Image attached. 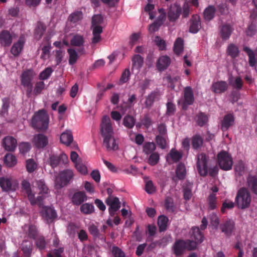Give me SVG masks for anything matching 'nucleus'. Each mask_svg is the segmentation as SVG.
Here are the masks:
<instances>
[{"label":"nucleus","mask_w":257,"mask_h":257,"mask_svg":"<svg viewBox=\"0 0 257 257\" xmlns=\"http://www.w3.org/2000/svg\"><path fill=\"white\" fill-rule=\"evenodd\" d=\"M227 53L228 55L232 58H234L238 56L239 50L238 47L233 44H230L228 45L227 49Z\"/></svg>","instance_id":"nucleus-42"},{"label":"nucleus","mask_w":257,"mask_h":257,"mask_svg":"<svg viewBox=\"0 0 257 257\" xmlns=\"http://www.w3.org/2000/svg\"><path fill=\"white\" fill-rule=\"evenodd\" d=\"M234 207V202L228 200H225L222 203L221 211L222 213H225L226 209H231Z\"/></svg>","instance_id":"nucleus-61"},{"label":"nucleus","mask_w":257,"mask_h":257,"mask_svg":"<svg viewBox=\"0 0 257 257\" xmlns=\"http://www.w3.org/2000/svg\"><path fill=\"white\" fill-rule=\"evenodd\" d=\"M228 85L225 81H218L212 83L211 89L215 93L221 94L225 92L228 89Z\"/></svg>","instance_id":"nucleus-16"},{"label":"nucleus","mask_w":257,"mask_h":257,"mask_svg":"<svg viewBox=\"0 0 257 257\" xmlns=\"http://www.w3.org/2000/svg\"><path fill=\"white\" fill-rule=\"evenodd\" d=\"M35 243L37 248L40 250L45 249L46 245V242L45 237L42 235H39L36 239Z\"/></svg>","instance_id":"nucleus-50"},{"label":"nucleus","mask_w":257,"mask_h":257,"mask_svg":"<svg viewBox=\"0 0 257 257\" xmlns=\"http://www.w3.org/2000/svg\"><path fill=\"white\" fill-rule=\"evenodd\" d=\"M235 117L232 113L225 114L221 121L220 128L223 132L227 131L234 124Z\"/></svg>","instance_id":"nucleus-14"},{"label":"nucleus","mask_w":257,"mask_h":257,"mask_svg":"<svg viewBox=\"0 0 257 257\" xmlns=\"http://www.w3.org/2000/svg\"><path fill=\"white\" fill-rule=\"evenodd\" d=\"M156 149V145L153 142H147L144 145L143 151L147 154H151Z\"/></svg>","instance_id":"nucleus-45"},{"label":"nucleus","mask_w":257,"mask_h":257,"mask_svg":"<svg viewBox=\"0 0 257 257\" xmlns=\"http://www.w3.org/2000/svg\"><path fill=\"white\" fill-rule=\"evenodd\" d=\"M19 149L21 153L25 154L30 151L31 145L28 142H22L19 145Z\"/></svg>","instance_id":"nucleus-63"},{"label":"nucleus","mask_w":257,"mask_h":257,"mask_svg":"<svg viewBox=\"0 0 257 257\" xmlns=\"http://www.w3.org/2000/svg\"><path fill=\"white\" fill-rule=\"evenodd\" d=\"M217 162L220 168L225 171L232 168L233 160L231 155L226 151H221L217 156Z\"/></svg>","instance_id":"nucleus-6"},{"label":"nucleus","mask_w":257,"mask_h":257,"mask_svg":"<svg viewBox=\"0 0 257 257\" xmlns=\"http://www.w3.org/2000/svg\"><path fill=\"white\" fill-rule=\"evenodd\" d=\"M160 159L159 155L158 153H153L151 154L148 160V163L151 166L156 165L159 162Z\"/></svg>","instance_id":"nucleus-62"},{"label":"nucleus","mask_w":257,"mask_h":257,"mask_svg":"<svg viewBox=\"0 0 257 257\" xmlns=\"http://www.w3.org/2000/svg\"><path fill=\"white\" fill-rule=\"evenodd\" d=\"M208 159V157L204 153H201L198 155L197 162V170L199 174L202 176H206L208 172L210 176L214 177L217 174L218 169L216 166L208 169L207 166Z\"/></svg>","instance_id":"nucleus-2"},{"label":"nucleus","mask_w":257,"mask_h":257,"mask_svg":"<svg viewBox=\"0 0 257 257\" xmlns=\"http://www.w3.org/2000/svg\"><path fill=\"white\" fill-rule=\"evenodd\" d=\"M208 121L207 116L203 112H200L196 115V122L200 126H204Z\"/></svg>","instance_id":"nucleus-44"},{"label":"nucleus","mask_w":257,"mask_h":257,"mask_svg":"<svg viewBox=\"0 0 257 257\" xmlns=\"http://www.w3.org/2000/svg\"><path fill=\"white\" fill-rule=\"evenodd\" d=\"M46 31V27L42 23H39L35 30V36L36 38L40 39L44 34Z\"/></svg>","instance_id":"nucleus-49"},{"label":"nucleus","mask_w":257,"mask_h":257,"mask_svg":"<svg viewBox=\"0 0 257 257\" xmlns=\"http://www.w3.org/2000/svg\"><path fill=\"white\" fill-rule=\"evenodd\" d=\"M52 72L53 69L51 67H47L40 73L39 79L42 80L47 79Z\"/></svg>","instance_id":"nucleus-57"},{"label":"nucleus","mask_w":257,"mask_h":257,"mask_svg":"<svg viewBox=\"0 0 257 257\" xmlns=\"http://www.w3.org/2000/svg\"><path fill=\"white\" fill-rule=\"evenodd\" d=\"M171 59L169 57L165 55L159 57L157 62V67L159 71L165 70L170 64Z\"/></svg>","instance_id":"nucleus-22"},{"label":"nucleus","mask_w":257,"mask_h":257,"mask_svg":"<svg viewBox=\"0 0 257 257\" xmlns=\"http://www.w3.org/2000/svg\"><path fill=\"white\" fill-rule=\"evenodd\" d=\"M33 128L38 131H45L49 124V116L44 109L39 110L34 114L31 121Z\"/></svg>","instance_id":"nucleus-3"},{"label":"nucleus","mask_w":257,"mask_h":257,"mask_svg":"<svg viewBox=\"0 0 257 257\" xmlns=\"http://www.w3.org/2000/svg\"><path fill=\"white\" fill-rule=\"evenodd\" d=\"M234 29L229 24H223L220 27L219 34L223 40H227L229 39Z\"/></svg>","instance_id":"nucleus-18"},{"label":"nucleus","mask_w":257,"mask_h":257,"mask_svg":"<svg viewBox=\"0 0 257 257\" xmlns=\"http://www.w3.org/2000/svg\"><path fill=\"white\" fill-rule=\"evenodd\" d=\"M243 50L248 56V63L249 66L251 67L255 66L256 64L255 52L247 46L244 47Z\"/></svg>","instance_id":"nucleus-28"},{"label":"nucleus","mask_w":257,"mask_h":257,"mask_svg":"<svg viewBox=\"0 0 257 257\" xmlns=\"http://www.w3.org/2000/svg\"><path fill=\"white\" fill-rule=\"evenodd\" d=\"M201 28L200 17L198 15H193L190 20L189 31L192 33H196Z\"/></svg>","instance_id":"nucleus-21"},{"label":"nucleus","mask_w":257,"mask_h":257,"mask_svg":"<svg viewBox=\"0 0 257 257\" xmlns=\"http://www.w3.org/2000/svg\"><path fill=\"white\" fill-rule=\"evenodd\" d=\"M87 200L86 194H73L71 201L74 205H79Z\"/></svg>","instance_id":"nucleus-30"},{"label":"nucleus","mask_w":257,"mask_h":257,"mask_svg":"<svg viewBox=\"0 0 257 257\" xmlns=\"http://www.w3.org/2000/svg\"><path fill=\"white\" fill-rule=\"evenodd\" d=\"M105 202L109 206V212L111 215H114L120 207L119 200L117 197L110 196L106 199Z\"/></svg>","instance_id":"nucleus-13"},{"label":"nucleus","mask_w":257,"mask_h":257,"mask_svg":"<svg viewBox=\"0 0 257 257\" xmlns=\"http://www.w3.org/2000/svg\"><path fill=\"white\" fill-rule=\"evenodd\" d=\"M67 161L68 157L64 153H61L59 155L52 154L48 159L49 163L53 168L57 167L60 164H65Z\"/></svg>","instance_id":"nucleus-10"},{"label":"nucleus","mask_w":257,"mask_h":257,"mask_svg":"<svg viewBox=\"0 0 257 257\" xmlns=\"http://www.w3.org/2000/svg\"><path fill=\"white\" fill-rule=\"evenodd\" d=\"M169 155L170 158L175 162L179 161L182 157V154L174 149H171Z\"/></svg>","instance_id":"nucleus-56"},{"label":"nucleus","mask_w":257,"mask_h":257,"mask_svg":"<svg viewBox=\"0 0 257 257\" xmlns=\"http://www.w3.org/2000/svg\"><path fill=\"white\" fill-rule=\"evenodd\" d=\"M103 144L108 151H115L118 149V145L115 142L114 135L103 138Z\"/></svg>","instance_id":"nucleus-19"},{"label":"nucleus","mask_w":257,"mask_h":257,"mask_svg":"<svg viewBox=\"0 0 257 257\" xmlns=\"http://www.w3.org/2000/svg\"><path fill=\"white\" fill-rule=\"evenodd\" d=\"M100 131L103 138L114 135L112 124L108 116H104L103 117L101 123Z\"/></svg>","instance_id":"nucleus-7"},{"label":"nucleus","mask_w":257,"mask_h":257,"mask_svg":"<svg viewBox=\"0 0 257 257\" xmlns=\"http://www.w3.org/2000/svg\"><path fill=\"white\" fill-rule=\"evenodd\" d=\"M132 69H136L139 70L143 65L144 59L140 55H135L132 59Z\"/></svg>","instance_id":"nucleus-33"},{"label":"nucleus","mask_w":257,"mask_h":257,"mask_svg":"<svg viewBox=\"0 0 257 257\" xmlns=\"http://www.w3.org/2000/svg\"><path fill=\"white\" fill-rule=\"evenodd\" d=\"M2 146L5 150L13 152L17 146V141L12 136H7L3 139Z\"/></svg>","instance_id":"nucleus-12"},{"label":"nucleus","mask_w":257,"mask_h":257,"mask_svg":"<svg viewBox=\"0 0 257 257\" xmlns=\"http://www.w3.org/2000/svg\"><path fill=\"white\" fill-rule=\"evenodd\" d=\"M215 8L213 6H209L204 11V17L206 20L210 21L214 17L215 12Z\"/></svg>","instance_id":"nucleus-39"},{"label":"nucleus","mask_w":257,"mask_h":257,"mask_svg":"<svg viewBox=\"0 0 257 257\" xmlns=\"http://www.w3.org/2000/svg\"><path fill=\"white\" fill-rule=\"evenodd\" d=\"M33 143L38 148H43L48 144L47 137L43 134H38L34 136Z\"/></svg>","instance_id":"nucleus-17"},{"label":"nucleus","mask_w":257,"mask_h":257,"mask_svg":"<svg viewBox=\"0 0 257 257\" xmlns=\"http://www.w3.org/2000/svg\"><path fill=\"white\" fill-rule=\"evenodd\" d=\"M28 236L29 238L35 239L39 235H38V230L36 226L34 225L31 224L29 226L27 232Z\"/></svg>","instance_id":"nucleus-51"},{"label":"nucleus","mask_w":257,"mask_h":257,"mask_svg":"<svg viewBox=\"0 0 257 257\" xmlns=\"http://www.w3.org/2000/svg\"><path fill=\"white\" fill-rule=\"evenodd\" d=\"M103 22V17L101 15H95L92 18V28L95 26H100Z\"/></svg>","instance_id":"nucleus-58"},{"label":"nucleus","mask_w":257,"mask_h":257,"mask_svg":"<svg viewBox=\"0 0 257 257\" xmlns=\"http://www.w3.org/2000/svg\"><path fill=\"white\" fill-rule=\"evenodd\" d=\"M0 42L4 46H9L12 43V37L7 30H3L0 33Z\"/></svg>","instance_id":"nucleus-25"},{"label":"nucleus","mask_w":257,"mask_h":257,"mask_svg":"<svg viewBox=\"0 0 257 257\" xmlns=\"http://www.w3.org/2000/svg\"><path fill=\"white\" fill-rule=\"evenodd\" d=\"M84 43V39L83 36L76 34L73 36L70 40V44L72 46L76 47L83 46Z\"/></svg>","instance_id":"nucleus-35"},{"label":"nucleus","mask_w":257,"mask_h":257,"mask_svg":"<svg viewBox=\"0 0 257 257\" xmlns=\"http://www.w3.org/2000/svg\"><path fill=\"white\" fill-rule=\"evenodd\" d=\"M168 218L164 216L161 215L159 217L158 220V225L160 232L165 231L167 228Z\"/></svg>","instance_id":"nucleus-37"},{"label":"nucleus","mask_w":257,"mask_h":257,"mask_svg":"<svg viewBox=\"0 0 257 257\" xmlns=\"http://www.w3.org/2000/svg\"><path fill=\"white\" fill-rule=\"evenodd\" d=\"M183 97L182 107L183 109L186 110L188 106L192 105L194 101L193 90L190 86H187L184 88Z\"/></svg>","instance_id":"nucleus-8"},{"label":"nucleus","mask_w":257,"mask_h":257,"mask_svg":"<svg viewBox=\"0 0 257 257\" xmlns=\"http://www.w3.org/2000/svg\"><path fill=\"white\" fill-rule=\"evenodd\" d=\"M176 174L177 177L179 180H182L185 178L186 175V169L185 165L182 163H180L177 166Z\"/></svg>","instance_id":"nucleus-32"},{"label":"nucleus","mask_w":257,"mask_h":257,"mask_svg":"<svg viewBox=\"0 0 257 257\" xmlns=\"http://www.w3.org/2000/svg\"><path fill=\"white\" fill-rule=\"evenodd\" d=\"M74 176L73 171L70 169H65L60 172L56 180V188L59 189L67 185L72 180Z\"/></svg>","instance_id":"nucleus-5"},{"label":"nucleus","mask_w":257,"mask_h":257,"mask_svg":"<svg viewBox=\"0 0 257 257\" xmlns=\"http://www.w3.org/2000/svg\"><path fill=\"white\" fill-rule=\"evenodd\" d=\"M203 143V138L199 135H195L192 138V146L194 150H197L201 148Z\"/></svg>","instance_id":"nucleus-36"},{"label":"nucleus","mask_w":257,"mask_h":257,"mask_svg":"<svg viewBox=\"0 0 257 257\" xmlns=\"http://www.w3.org/2000/svg\"><path fill=\"white\" fill-rule=\"evenodd\" d=\"M229 83L234 88L240 90L243 85V81L240 77H236L235 80L232 82L231 79H229Z\"/></svg>","instance_id":"nucleus-55"},{"label":"nucleus","mask_w":257,"mask_h":257,"mask_svg":"<svg viewBox=\"0 0 257 257\" xmlns=\"http://www.w3.org/2000/svg\"><path fill=\"white\" fill-rule=\"evenodd\" d=\"M36 74L34 71L32 69H27L24 71L21 76V84L23 86H28L32 84V81Z\"/></svg>","instance_id":"nucleus-15"},{"label":"nucleus","mask_w":257,"mask_h":257,"mask_svg":"<svg viewBox=\"0 0 257 257\" xmlns=\"http://www.w3.org/2000/svg\"><path fill=\"white\" fill-rule=\"evenodd\" d=\"M73 138L71 131H66L63 133L60 136L61 142L67 146H69L73 141Z\"/></svg>","instance_id":"nucleus-29"},{"label":"nucleus","mask_w":257,"mask_h":257,"mask_svg":"<svg viewBox=\"0 0 257 257\" xmlns=\"http://www.w3.org/2000/svg\"><path fill=\"white\" fill-rule=\"evenodd\" d=\"M191 237L192 239V240L196 243V245L198 243H201L204 239V236L198 227H193L192 228Z\"/></svg>","instance_id":"nucleus-23"},{"label":"nucleus","mask_w":257,"mask_h":257,"mask_svg":"<svg viewBox=\"0 0 257 257\" xmlns=\"http://www.w3.org/2000/svg\"><path fill=\"white\" fill-rule=\"evenodd\" d=\"M251 201L250 194H237L236 204L238 208L244 209L249 206Z\"/></svg>","instance_id":"nucleus-9"},{"label":"nucleus","mask_w":257,"mask_h":257,"mask_svg":"<svg viewBox=\"0 0 257 257\" xmlns=\"http://www.w3.org/2000/svg\"><path fill=\"white\" fill-rule=\"evenodd\" d=\"M0 186L5 191H8L12 188V183L8 178H2L0 179Z\"/></svg>","instance_id":"nucleus-43"},{"label":"nucleus","mask_w":257,"mask_h":257,"mask_svg":"<svg viewBox=\"0 0 257 257\" xmlns=\"http://www.w3.org/2000/svg\"><path fill=\"white\" fill-rule=\"evenodd\" d=\"M220 229L227 236H230L235 229V222L230 219L223 222L220 225Z\"/></svg>","instance_id":"nucleus-11"},{"label":"nucleus","mask_w":257,"mask_h":257,"mask_svg":"<svg viewBox=\"0 0 257 257\" xmlns=\"http://www.w3.org/2000/svg\"><path fill=\"white\" fill-rule=\"evenodd\" d=\"M111 251L113 257H125L124 252L117 246H113Z\"/></svg>","instance_id":"nucleus-64"},{"label":"nucleus","mask_w":257,"mask_h":257,"mask_svg":"<svg viewBox=\"0 0 257 257\" xmlns=\"http://www.w3.org/2000/svg\"><path fill=\"white\" fill-rule=\"evenodd\" d=\"M92 29L93 36L91 39V43L93 45H95L102 40L101 34L103 32V29L101 26H95Z\"/></svg>","instance_id":"nucleus-24"},{"label":"nucleus","mask_w":257,"mask_h":257,"mask_svg":"<svg viewBox=\"0 0 257 257\" xmlns=\"http://www.w3.org/2000/svg\"><path fill=\"white\" fill-rule=\"evenodd\" d=\"M83 14L82 12L76 11L69 16L68 20L70 22L75 23L81 20Z\"/></svg>","instance_id":"nucleus-46"},{"label":"nucleus","mask_w":257,"mask_h":257,"mask_svg":"<svg viewBox=\"0 0 257 257\" xmlns=\"http://www.w3.org/2000/svg\"><path fill=\"white\" fill-rule=\"evenodd\" d=\"M28 198L32 205H38L42 207L40 214L42 218L48 224H50L57 218V214L54 207L44 206V200L45 198L43 195L35 196L36 194H27ZM40 195V194H38Z\"/></svg>","instance_id":"nucleus-1"},{"label":"nucleus","mask_w":257,"mask_h":257,"mask_svg":"<svg viewBox=\"0 0 257 257\" xmlns=\"http://www.w3.org/2000/svg\"><path fill=\"white\" fill-rule=\"evenodd\" d=\"M37 166V164L35 162L33 159H30L26 161V168L29 173L33 172L36 169Z\"/></svg>","instance_id":"nucleus-60"},{"label":"nucleus","mask_w":257,"mask_h":257,"mask_svg":"<svg viewBox=\"0 0 257 257\" xmlns=\"http://www.w3.org/2000/svg\"><path fill=\"white\" fill-rule=\"evenodd\" d=\"M247 181L248 187L253 193H257V176L249 175Z\"/></svg>","instance_id":"nucleus-38"},{"label":"nucleus","mask_w":257,"mask_h":257,"mask_svg":"<svg viewBox=\"0 0 257 257\" xmlns=\"http://www.w3.org/2000/svg\"><path fill=\"white\" fill-rule=\"evenodd\" d=\"M196 248V243L190 239H177L173 246L174 253L176 256L182 255L186 249L192 250Z\"/></svg>","instance_id":"nucleus-4"},{"label":"nucleus","mask_w":257,"mask_h":257,"mask_svg":"<svg viewBox=\"0 0 257 257\" xmlns=\"http://www.w3.org/2000/svg\"><path fill=\"white\" fill-rule=\"evenodd\" d=\"M45 88V83L43 81H41L36 83L33 90L34 94L35 95L40 94Z\"/></svg>","instance_id":"nucleus-59"},{"label":"nucleus","mask_w":257,"mask_h":257,"mask_svg":"<svg viewBox=\"0 0 257 257\" xmlns=\"http://www.w3.org/2000/svg\"><path fill=\"white\" fill-rule=\"evenodd\" d=\"M80 210L82 213L88 215L94 213L95 209L92 204L85 203L81 205Z\"/></svg>","instance_id":"nucleus-34"},{"label":"nucleus","mask_w":257,"mask_h":257,"mask_svg":"<svg viewBox=\"0 0 257 257\" xmlns=\"http://www.w3.org/2000/svg\"><path fill=\"white\" fill-rule=\"evenodd\" d=\"M36 185L40 191L39 193H48L49 188L44 180H37Z\"/></svg>","instance_id":"nucleus-53"},{"label":"nucleus","mask_w":257,"mask_h":257,"mask_svg":"<svg viewBox=\"0 0 257 257\" xmlns=\"http://www.w3.org/2000/svg\"><path fill=\"white\" fill-rule=\"evenodd\" d=\"M131 76V72L128 68H126L122 72L119 79V84H122L126 83L130 79Z\"/></svg>","instance_id":"nucleus-52"},{"label":"nucleus","mask_w":257,"mask_h":257,"mask_svg":"<svg viewBox=\"0 0 257 257\" xmlns=\"http://www.w3.org/2000/svg\"><path fill=\"white\" fill-rule=\"evenodd\" d=\"M181 12V7L178 5H175L171 8L168 12V19L169 21L171 22L175 21L179 18Z\"/></svg>","instance_id":"nucleus-20"},{"label":"nucleus","mask_w":257,"mask_h":257,"mask_svg":"<svg viewBox=\"0 0 257 257\" xmlns=\"http://www.w3.org/2000/svg\"><path fill=\"white\" fill-rule=\"evenodd\" d=\"M208 208L210 210H214L217 207V198L215 194H210L208 198Z\"/></svg>","instance_id":"nucleus-47"},{"label":"nucleus","mask_w":257,"mask_h":257,"mask_svg":"<svg viewBox=\"0 0 257 257\" xmlns=\"http://www.w3.org/2000/svg\"><path fill=\"white\" fill-rule=\"evenodd\" d=\"M4 162L7 166L11 167L16 165L17 161L14 155L11 154H7L5 156Z\"/></svg>","instance_id":"nucleus-41"},{"label":"nucleus","mask_w":257,"mask_h":257,"mask_svg":"<svg viewBox=\"0 0 257 257\" xmlns=\"http://www.w3.org/2000/svg\"><path fill=\"white\" fill-rule=\"evenodd\" d=\"M257 22L255 20L250 21L245 30V34L247 36L252 37L256 32Z\"/></svg>","instance_id":"nucleus-27"},{"label":"nucleus","mask_w":257,"mask_h":257,"mask_svg":"<svg viewBox=\"0 0 257 257\" xmlns=\"http://www.w3.org/2000/svg\"><path fill=\"white\" fill-rule=\"evenodd\" d=\"M67 52L69 55V63L70 65H73L76 62L78 59L77 53L72 48L68 49Z\"/></svg>","instance_id":"nucleus-48"},{"label":"nucleus","mask_w":257,"mask_h":257,"mask_svg":"<svg viewBox=\"0 0 257 257\" xmlns=\"http://www.w3.org/2000/svg\"><path fill=\"white\" fill-rule=\"evenodd\" d=\"M25 41L20 38L17 42L14 43L11 49V52L14 56H18L23 49Z\"/></svg>","instance_id":"nucleus-26"},{"label":"nucleus","mask_w":257,"mask_h":257,"mask_svg":"<svg viewBox=\"0 0 257 257\" xmlns=\"http://www.w3.org/2000/svg\"><path fill=\"white\" fill-rule=\"evenodd\" d=\"M135 118L130 115H126L123 119V124L127 128H132L135 124Z\"/></svg>","instance_id":"nucleus-40"},{"label":"nucleus","mask_w":257,"mask_h":257,"mask_svg":"<svg viewBox=\"0 0 257 257\" xmlns=\"http://www.w3.org/2000/svg\"><path fill=\"white\" fill-rule=\"evenodd\" d=\"M174 52L177 55H180L184 49V41L180 37L178 38L174 44Z\"/></svg>","instance_id":"nucleus-31"},{"label":"nucleus","mask_w":257,"mask_h":257,"mask_svg":"<svg viewBox=\"0 0 257 257\" xmlns=\"http://www.w3.org/2000/svg\"><path fill=\"white\" fill-rule=\"evenodd\" d=\"M158 96L157 92H152L146 98L145 104L147 107H151Z\"/></svg>","instance_id":"nucleus-54"}]
</instances>
